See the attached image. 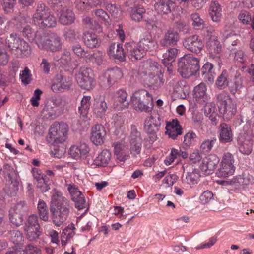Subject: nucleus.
Segmentation results:
<instances>
[{"label":"nucleus","instance_id":"f257e3e1","mask_svg":"<svg viewBox=\"0 0 254 254\" xmlns=\"http://www.w3.org/2000/svg\"><path fill=\"white\" fill-rule=\"evenodd\" d=\"M69 201L61 192L55 190L51 200L50 210L53 224L60 227L67 220L70 210Z\"/></svg>","mask_w":254,"mask_h":254},{"label":"nucleus","instance_id":"f03ea898","mask_svg":"<svg viewBox=\"0 0 254 254\" xmlns=\"http://www.w3.org/2000/svg\"><path fill=\"white\" fill-rule=\"evenodd\" d=\"M199 69V59L191 54L185 55L179 59L178 70L185 78L196 75Z\"/></svg>","mask_w":254,"mask_h":254},{"label":"nucleus","instance_id":"7ed1b4c3","mask_svg":"<svg viewBox=\"0 0 254 254\" xmlns=\"http://www.w3.org/2000/svg\"><path fill=\"white\" fill-rule=\"evenodd\" d=\"M37 45L40 49L55 52L62 50L63 43L58 34L43 31L38 34Z\"/></svg>","mask_w":254,"mask_h":254},{"label":"nucleus","instance_id":"20e7f679","mask_svg":"<svg viewBox=\"0 0 254 254\" xmlns=\"http://www.w3.org/2000/svg\"><path fill=\"white\" fill-rule=\"evenodd\" d=\"M134 110L140 112L149 113L154 107L152 96L145 89L135 91L131 97Z\"/></svg>","mask_w":254,"mask_h":254},{"label":"nucleus","instance_id":"39448f33","mask_svg":"<svg viewBox=\"0 0 254 254\" xmlns=\"http://www.w3.org/2000/svg\"><path fill=\"white\" fill-rule=\"evenodd\" d=\"M216 98L219 112L223 115L224 118L230 120L237 112L235 102L228 93L224 91L216 95Z\"/></svg>","mask_w":254,"mask_h":254},{"label":"nucleus","instance_id":"423d86ee","mask_svg":"<svg viewBox=\"0 0 254 254\" xmlns=\"http://www.w3.org/2000/svg\"><path fill=\"white\" fill-rule=\"evenodd\" d=\"M68 131L67 124L55 122L50 127L46 140L48 143L54 146L59 143H63L67 138Z\"/></svg>","mask_w":254,"mask_h":254},{"label":"nucleus","instance_id":"0eeeda50","mask_svg":"<svg viewBox=\"0 0 254 254\" xmlns=\"http://www.w3.org/2000/svg\"><path fill=\"white\" fill-rule=\"evenodd\" d=\"M76 80L81 88L89 91L95 86V80L93 70L89 67H82L76 75Z\"/></svg>","mask_w":254,"mask_h":254},{"label":"nucleus","instance_id":"6e6552de","mask_svg":"<svg viewBox=\"0 0 254 254\" xmlns=\"http://www.w3.org/2000/svg\"><path fill=\"white\" fill-rule=\"evenodd\" d=\"M121 70L117 67L107 70L99 78V85L104 89L111 87L123 77Z\"/></svg>","mask_w":254,"mask_h":254},{"label":"nucleus","instance_id":"1a4fd4ad","mask_svg":"<svg viewBox=\"0 0 254 254\" xmlns=\"http://www.w3.org/2000/svg\"><path fill=\"white\" fill-rule=\"evenodd\" d=\"M161 122L158 115H150L146 118L144 123V129L149 135L150 142H153L156 140V133L158 131Z\"/></svg>","mask_w":254,"mask_h":254},{"label":"nucleus","instance_id":"9d476101","mask_svg":"<svg viewBox=\"0 0 254 254\" xmlns=\"http://www.w3.org/2000/svg\"><path fill=\"white\" fill-rule=\"evenodd\" d=\"M130 151L134 156L140 153L143 139L140 132L134 125H131L129 136Z\"/></svg>","mask_w":254,"mask_h":254},{"label":"nucleus","instance_id":"9b49d317","mask_svg":"<svg viewBox=\"0 0 254 254\" xmlns=\"http://www.w3.org/2000/svg\"><path fill=\"white\" fill-rule=\"evenodd\" d=\"M52 8L59 15V21L62 24L70 25L74 22L75 14L72 10L67 8L64 1Z\"/></svg>","mask_w":254,"mask_h":254},{"label":"nucleus","instance_id":"f8f14e48","mask_svg":"<svg viewBox=\"0 0 254 254\" xmlns=\"http://www.w3.org/2000/svg\"><path fill=\"white\" fill-rule=\"evenodd\" d=\"M126 6L130 18L135 22H140L145 13V9L142 6L136 4L135 0H127Z\"/></svg>","mask_w":254,"mask_h":254},{"label":"nucleus","instance_id":"ddd939ff","mask_svg":"<svg viewBox=\"0 0 254 254\" xmlns=\"http://www.w3.org/2000/svg\"><path fill=\"white\" fill-rule=\"evenodd\" d=\"M25 19L22 17L19 19L20 23L19 26L17 25V29L22 35L26 38L30 42L34 41L37 44V38L38 34L42 33L43 31H37L35 32L32 27L28 25H25Z\"/></svg>","mask_w":254,"mask_h":254},{"label":"nucleus","instance_id":"4468645a","mask_svg":"<svg viewBox=\"0 0 254 254\" xmlns=\"http://www.w3.org/2000/svg\"><path fill=\"white\" fill-rule=\"evenodd\" d=\"M107 54L110 58L120 61H125L126 57V48H123L121 44L112 43L107 49Z\"/></svg>","mask_w":254,"mask_h":254},{"label":"nucleus","instance_id":"2eb2a0df","mask_svg":"<svg viewBox=\"0 0 254 254\" xmlns=\"http://www.w3.org/2000/svg\"><path fill=\"white\" fill-rule=\"evenodd\" d=\"M185 48L194 53H199L203 46L201 39L198 35H194L186 38L183 42Z\"/></svg>","mask_w":254,"mask_h":254},{"label":"nucleus","instance_id":"dca6fc26","mask_svg":"<svg viewBox=\"0 0 254 254\" xmlns=\"http://www.w3.org/2000/svg\"><path fill=\"white\" fill-rule=\"evenodd\" d=\"M126 50V56L132 61L140 60L143 57L145 53L141 48H139V44L136 45L133 42L126 43L125 45Z\"/></svg>","mask_w":254,"mask_h":254},{"label":"nucleus","instance_id":"f3484780","mask_svg":"<svg viewBox=\"0 0 254 254\" xmlns=\"http://www.w3.org/2000/svg\"><path fill=\"white\" fill-rule=\"evenodd\" d=\"M106 135V131L104 127L101 125H96L91 129L90 139L96 145L103 144Z\"/></svg>","mask_w":254,"mask_h":254},{"label":"nucleus","instance_id":"a211bd4d","mask_svg":"<svg viewBox=\"0 0 254 254\" xmlns=\"http://www.w3.org/2000/svg\"><path fill=\"white\" fill-rule=\"evenodd\" d=\"M237 141L241 153L245 155H249L251 153L253 141L251 135L246 133L240 134Z\"/></svg>","mask_w":254,"mask_h":254},{"label":"nucleus","instance_id":"6ab92c4d","mask_svg":"<svg viewBox=\"0 0 254 254\" xmlns=\"http://www.w3.org/2000/svg\"><path fill=\"white\" fill-rule=\"evenodd\" d=\"M179 40L178 33L174 29L170 28L164 33L163 37L160 40V45L162 47H168L177 45Z\"/></svg>","mask_w":254,"mask_h":254},{"label":"nucleus","instance_id":"aec40b11","mask_svg":"<svg viewBox=\"0 0 254 254\" xmlns=\"http://www.w3.org/2000/svg\"><path fill=\"white\" fill-rule=\"evenodd\" d=\"M219 162V158L215 154H210L203 159L201 169L205 174L209 175L216 169Z\"/></svg>","mask_w":254,"mask_h":254},{"label":"nucleus","instance_id":"412c9836","mask_svg":"<svg viewBox=\"0 0 254 254\" xmlns=\"http://www.w3.org/2000/svg\"><path fill=\"white\" fill-rule=\"evenodd\" d=\"M178 53V49L176 48H170L163 54L162 63L167 67L170 73L173 72L172 63L175 61Z\"/></svg>","mask_w":254,"mask_h":254},{"label":"nucleus","instance_id":"4be33fe9","mask_svg":"<svg viewBox=\"0 0 254 254\" xmlns=\"http://www.w3.org/2000/svg\"><path fill=\"white\" fill-rule=\"evenodd\" d=\"M165 128L166 134L173 139H176L182 134V128L177 119H173L171 122H167Z\"/></svg>","mask_w":254,"mask_h":254},{"label":"nucleus","instance_id":"5701e85b","mask_svg":"<svg viewBox=\"0 0 254 254\" xmlns=\"http://www.w3.org/2000/svg\"><path fill=\"white\" fill-rule=\"evenodd\" d=\"M219 141L222 143H227L233 140V134L231 127L226 123L221 124L218 127Z\"/></svg>","mask_w":254,"mask_h":254},{"label":"nucleus","instance_id":"b1692460","mask_svg":"<svg viewBox=\"0 0 254 254\" xmlns=\"http://www.w3.org/2000/svg\"><path fill=\"white\" fill-rule=\"evenodd\" d=\"M174 4V0H155L154 7L158 13L166 14L171 12Z\"/></svg>","mask_w":254,"mask_h":254},{"label":"nucleus","instance_id":"393cba45","mask_svg":"<svg viewBox=\"0 0 254 254\" xmlns=\"http://www.w3.org/2000/svg\"><path fill=\"white\" fill-rule=\"evenodd\" d=\"M90 149L85 143H81L78 145L72 146L69 149V154L75 159L86 158L89 152Z\"/></svg>","mask_w":254,"mask_h":254},{"label":"nucleus","instance_id":"a878e982","mask_svg":"<svg viewBox=\"0 0 254 254\" xmlns=\"http://www.w3.org/2000/svg\"><path fill=\"white\" fill-rule=\"evenodd\" d=\"M50 12L49 9L45 4L38 3L36 11L33 15V20L34 24L39 25L41 21L44 20Z\"/></svg>","mask_w":254,"mask_h":254},{"label":"nucleus","instance_id":"bb28decb","mask_svg":"<svg viewBox=\"0 0 254 254\" xmlns=\"http://www.w3.org/2000/svg\"><path fill=\"white\" fill-rule=\"evenodd\" d=\"M224 42L228 46V49L231 52L235 50L234 46H237L240 43L239 36L228 30L225 29L222 33Z\"/></svg>","mask_w":254,"mask_h":254},{"label":"nucleus","instance_id":"cd10ccee","mask_svg":"<svg viewBox=\"0 0 254 254\" xmlns=\"http://www.w3.org/2000/svg\"><path fill=\"white\" fill-rule=\"evenodd\" d=\"M207 46L211 54V57L216 58V61L218 62V64H219L220 57L219 56H214V54H220L222 51V45L218 40L217 37L216 36L211 37L207 43Z\"/></svg>","mask_w":254,"mask_h":254},{"label":"nucleus","instance_id":"c85d7f7f","mask_svg":"<svg viewBox=\"0 0 254 254\" xmlns=\"http://www.w3.org/2000/svg\"><path fill=\"white\" fill-rule=\"evenodd\" d=\"M253 181L254 179L252 176L248 173H243L241 175L234 177L230 181V184L234 185L235 186H240L244 188L245 186L252 184Z\"/></svg>","mask_w":254,"mask_h":254},{"label":"nucleus","instance_id":"c756f323","mask_svg":"<svg viewBox=\"0 0 254 254\" xmlns=\"http://www.w3.org/2000/svg\"><path fill=\"white\" fill-rule=\"evenodd\" d=\"M83 39L84 44L90 48L98 47L101 44L100 39L98 38L96 34L92 32H85Z\"/></svg>","mask_w":254,"mask_h":254},{"label":"nucleus","instance_id":"7c9ffc66","mask_svg":"<svg viewBox=\"0 0 254 254\" xmlns=\"http://www.w3.org/2000/svg\"><path fill=\"white\" fill-rule=\"evenodd\" d=\"M127 94L124 90H118L114 95L115 104L121 108H127L129 102L127 100Z\"/></svg>","mask_w":254,"mask_h":254},{"label":"nucleus","instance_id":"2f4dec72","mask_svg":"<svg viewBox=\"0 0 254 254\" xmlns=\"http://www.w3.org/2000/svg\"><path fill=\"white\" fill-rule=\"evenodd\" d=\"M139 47L143 49L145 53L147 51H153L157 47L156 41L154 40L151 35H146L142 38L138 42Z\"/></svg>","mask_w":254,"mask_h":254},{"label":"nucleus","instance_id":"473e14b6","mask_svg":"<svg viewBox=\"0 0 254 254\" xmlns=\"http://www.w3.org/2000/svg\"><path fill=\"white\" fill-rule=\"evenodd\" d=\"M201 71L204 79L206 82L210 83L214 82L215 72L212 64L209 62L205 63L201 68Z\"/></svg>","mask_w":254,"mask_h":254},{"label":"nucleus","instance_id":"72a5a7b5","mask_svg":"<svg viewBox=\"0 0 254 254\" xmlns=\"http://www.w3.org/2000/svg\"><path fill=\"white\" fill-rule=\"evenodd\" d=\"M15 53L17 57H28L31 54V50L29 44L22 39L18 47H16L12 52Z\"/></svg>","mask_w":254,"mask_h":254},{"label":"nucleus","instance_id":"f704fd0d","mask_svg":"<svg viewBox=\"0 0 254 254\" xmlns=\"http://www.w3.org/2000/svg\"><path fill=\"white\" fill-rule=\"evenodd\" d=\"M22 39L18 34L12 33L6 36L5 40V46L12 52L16 47H18Z\"/></svg>","mask_w":254,"mask_h":254},{"label":"nucleus","instance_id":"c9c22d12","mask_svg":"<svg viewBox=\"0 0 254 254\" xmlns=\"http://www.w3.org/2000/svg\"><path fill=\"white\" fill-rule=\"evenodd\" d=\"M200 175L196 169H193L191 172H188L183 175V181L190 186L197 184L200 180Z\"/></svg>","mask_w":254,"mask_h":254},{"label":"nucleus","instance_id":"e433bc0d","mask_svg":"<svg viewBox=\"0 0 254 254\" xmlns=\"http://www.w3.org/2000/svg\"><path fill=\"white\" fill-rule=\"evenodd\" d=\"M72 85V80L69 77L62 76L60 79L59 84L52 85L51 89L55 92L60 91V89L64 90L69 89Z\"/></svg>","mask_w":254,"mask_h":254},{"label":"nucleus","instance_id":"4c0bfd02","mask_svg":"<svg viewBox=\"0 0 254 254\" xmlns=\"http://www.w3.org/2000/svg\"><path fill=\"white\" fill-rule=\"evenodd\" d=\"M209 12L213 22H219L221 20L222 16L221 8L217 1H213L211 2Z\"/></svg>","mask_w":254,"mask_h":254},{"label":"nucleus","instance_id":"58836bf2","mask_svg":"<svg viewBox=\"0 0 254 254\" xmlns=\"http://www.w3.org/2000/svg\"><path fill=\"white\" fill-rule=\"evenodd\" d=\"M114 154L120 161H124L129 157L127 146L124 144L121 143L115 144Z\"/></svg>","mask_w":254,"mask_h":254},{"label":"nucleus","instance_id":"ea45409f","mask_svg":"<svg viewBox=\"0 0 254 254\" xmlns=\"http://www.w3.org/2000/svg\"><path fill=\"white\" fill-rule=\"evenodd\" d=\"M72 50L78 57L83 58L87 62L93 60V58L94 56L93 52L85 51L80 45L77 44L73 46Z\"/></svg>","mask_w":254,"mask_h":254},{"label":"nucleus","instance_id":"a19ab883","mask_svg":"<svg viewBox=\"0 0 254 254\" xmlns=\"http://www.w3.org/2000/svg\"><path fill=\"white\" fill-rule=\"evenodd\" d=\"M111 159V153L107 149L103 150L94 160L93 165L96 166H106Z\"/></svg>","mask_w":254,"mask_h":254},{"label":"nucleus","instance_id":"79ce46f5","mask_svg":"<svg viewBox=\"0 0 254 254\" xmlns=\"http://www.w3.org/2000/svg\"><path fill=\"white\" fill-rule=\"evenodd\" d=\"M230 80L229 73L227 70H224L218 77L215 84L218 88L224 89L227 87H229Z\"/></svg>","mask_w":254,"mask_h":254},{"label":"nucleus","instance_id":"37998d69","mask_svg":"<svg viewBox=\"0 0 254 254\" xmlns=\"http://www.w3.org/2000/svg\"><path fill=\"white\" fill-rule=\"evenodd\" d=\"M244 78L240 73H236L233 82L229 86L230 91L233 94L241 89L244 86Z\"/></svg>","mask_w":254,"mask_h":254},{"label":"nucleus","instance_id":"c03bdc74","mask_svg":"<svg viewBox=\"0 0 254 254\" xmlns=\"http://www.w3.org/2000/svg\"><path fill=\"white\" fill-rule=\"evenodd\" d=\"M207 87L205 84L203 82L200 83L194 88L193 93V97L196 99V100H198L199 99H203V101L207 99V96L206 95Z\"/></svg>","mask_w":254,"mask_h":254},{"label":"nucleus","instance_id":"a18cd8bd","mask_svg":"<svg viewBox=\"0 0 254 254\" xmlns=\"http://www.w3.org/2000/svg\"><path fill=\"white\" fill-rule=\"evenodd\" d=\"M107 109V103L104 100L97 101L93 105L94 113L100 118L105 115Z\"/></svg>","mask_w":254,"mask_h":254},{"label":"nucleus","instance_id":"49530a36","mask_svg":"<svg viewBox=\"0 0 254 254\" xmlns=\"http://www.w3.org/2000/svg\"><path fill=\"white\" fill-rule=\"evenodd\" d=\"M38 214L40 219L44 221H48L49 219L48 207L43 200L40 199L37 204Z\"/></svg>","mask_w":254,"mask_h":254},{"label":"nucleus","instance_id":"de8ad7c7","mask_svg":"<svg viewBox=\"0 0 254 254\" xmlns=\"http://www.w3.org/2000/svg\"><path fill=\"white\" fill-rule=\"evenodd\" d=\"M91 97L90 96H84L81 101V105L79 107L78 112L80 115L87 117L91 105Z\"/></svg>","mask_w":254,"mask_h":254},{"label":"nucleus","instance_id":"09e8293b","mask_svg":"<svg viewBox=\"0 0 254 254\" xmlns=\"http://www.w3.org/2000/svg\"><path fill=\"white\" fill-rule=\"evenodd\" d=\"M148 86L153 90H156L163 86L164 80L160 75H150L147 79Z\"/></svg>","mask_w":254,"mask_h":254},{"label":"nucleus","instance_id":"8fccbe9b","mask_svg":"<svg viewBox=\"0 0 254 254\" xmlns=\"http://www.w3.org/2000/svg\"><path fill=\"white\" fill-rule=\"evenodd\" d=\"M144 66L146 70V74H148L149 76L157 73L160 66L157 62L151 60H148Z\"/></svg>","mask_w":254,"mask_h":254},{"label":"nucleus","instance_id":"3c124183","mask_svg":"<svg viewBox=\"0 0 254 254\" xmlns=\"http://www.w3.org/2000/svg\"><path fill=\"white\" fill-rule=\"evenodd\" d=\"M216 141L217 139L215 137L204 140L200 144V150L203 153H208L211 150Z\"/></svg>","mask_w":254,"mask_h":254},{"label":"nucleus","instance_id":"603ef678","mask_svg":"<svg viewBox=\"0 0 254 254\" xmlns=\"http://www.w3.org/2000/svg\"><path fill=\"white\" fill-rule=\"evenodd\" d=\"M238 19L244 24H248L251 21V27L252 29H254V17L252 18L249 12L245 10H241L239 14Z\"/></svg>","mask_w":254,"mask_h":254},{"label":"nucleus","instance_id":"864d4df0","mask_svg":"<svg viewBox=\"0 0 254 254\" xmlns=\"http://www.w3.org/2000/svg\"><path fill=\"white\" fill-rule=\"evenodd\" d=\"M56 25V18L53 14L50 12L44 20L42 21L41 24L39 26L43 28H53L55 27Z\"/></svg>","mask_w":254,"mask_h":254},{"label":"nucleus","instance_id":"5fc2aeb1","mask_svg":"<svg viewBox=\"0 0 254 254\" xmlns=\"http://www.w3.org/2000/svg\"><path fill=\"white\" fill-rule=\"evenodd\" d=\"M40 228H24L27 239L30 241H37L41 234Z\"/></svg>","mask_w":254,"mask_h":254},{"label":"nucleus","instance_id":"6e6d98bb","mask_svg":"<svg viewBox=\"0 0 254 254\" xmlns=\"http://www.w3.org/2000/svg\"><path fill=\"white\" fill-rule=\"evenodd\" d=\"M235 169L234 165L221 164L219 170V175L223 177H228L233 174Z\"/></svg>","mask_w":254,"mask_h":254},{"label":"nucleus","instance_id":"4d7b16f0","mask_svg":"<svg viewBox=\"0 0 254 254\" xmlns=\"http://www.w3.org/2000/svg\"><path fill=\"white\" fill-rule=\"evenodd\" d=\"M9 220L13 225L19 226L22 224L23 219V215L17 213L14 210H9Z\"/></svg>","mask_w":254,"mask_h":254},{"label":"nucleus","instance_id":"13d9d810","mask_svg":"<svg viewBox=\"0 0 254 254\" xmlns=\"http://www.w3.org/2000/svg\"><path fill=\"white\" fill-rule=\"evenodd\" d=\"M24 228H40L38 216L32 214L28 216Z\"/></svg>","mask_w":254,"mask_h":254},{"label":"nucleus","instance_id":"bf43d9fd","mask_svg":"<svg viewBox=\"0 0 254 254\" xmlns=\"http://www.w3.org/2000/svg\"><path fill=\"white\" fill-rule=\"evenodd\" d=\"M56 110L51 105H46L42 111V116L45 119H54L56 117Z\"/></svg>","mask_w":254,"mask_h":254},{"label":"nucleus","instance_id":"052dcab7","mask_svg":"<svg viewBox=\"0 0 254 254\" xmlns=\"http://www.w3.org/2000/svg\"><path fill=\"white\" fill-rule=\"evenodd\" d=\"M10 210H14L15 212L23 216L27 213L28 208L27 203L25 201H20L11 207Z\"/></svg>","mask_w":254,"mask_h":254},{"label":"nucleus","instance_id":"680f3d73","mask_svg":"<svg viewBox=\"0 0 254 254\" xmlns=\"http://www.w3.org/2000/svg\"><path fill=\"white\" fill-rule=\"evenodd\" d=\"M10 239L14 244L18 246L23 240L22 233L18 230H12L10 232Z\"/></svg>","mask_w":254,"mask_h":254},{"label":"nucleus","instance_id":"e2e57ef3","mask_svg":"<svg viewBox=\"0 0 254 254\" xmlns=\"http://www.w3.org/2000/svg\"><path fill=\"white\" fill-rule=\"evenodd\" d=\"M191 19L192 21V25L195 29L200 28L201 26L204 25V21L202 19L197 13H192L191 15Z\"/></svg>","mask_w":254,"mask_h":254},{"label":"nucleus","instance_id":"0e129e2a","mask_svg":"<svg viewBox=\"0 0 254 254\" xmlns=\"http://www.w3.org/2000/svg\"><path fill=\"white\" fill-rule=\"evenodd\" d=\"M196 137L197 135L195 132L192 131H189L184 136V145L187 147H190Z\"/></svg>","mask_w":254,"mask_h":254},{"label":"nucleus","instance_id":"69168bd1","mask_svg":"<svg viewBox=\"0 0 254 254\" xmlns=\"http://www.w3.org/2000/svg\"><path fill=\"white\" fill-rule=\"evenodd\" d=\"M94 12L95 15L99 17L101 20L103 21L105 25H107L110 24L111 21L109 20V16L103 9H96L94 11Z\"/></svg>","mask_w":254,"mask_h":254},{"label":"nucleus","instance_id":"338daca9","mask_svg":"<svg viewBox=\"0 0 254 254\" xmlns=\"http://www.w3.org/2000/svg\"><path fill=\"white\" fill-rule=\"evenodd\" d=\"M83 23L87 28L95 30L98 32L102 31L101 26L97 24V26L95 27L93 24V19L89 17L86 16L84 17L83 19Z\"/></svg>","mask_w":254,"mask_h":254},{"label":"nucleus","instance_id":"774afa93","mask_svg":"<svg viewBox=\"0 0 254 254\" xmlns=\"http://www.w3.org/2000/svg\"><path fill=\"white\" fill-rule=\"evenodd\" d=\"M234 54V60L241 63H244L246 62L248 57L245 52L242 50H234V53L232 52V54Z\"/></svg>","mask_w":254,"mask_h":254}]
</instances>
